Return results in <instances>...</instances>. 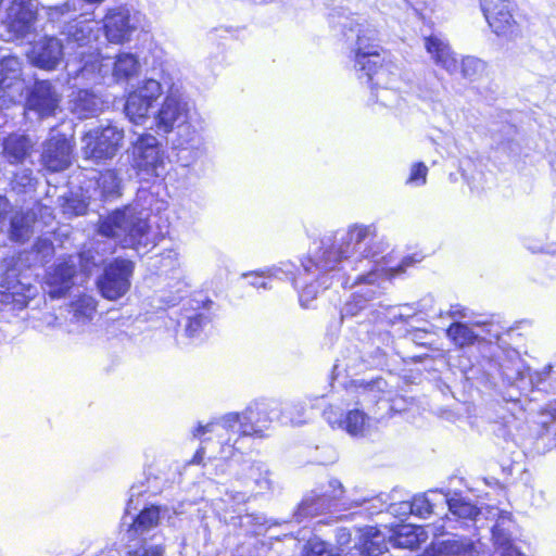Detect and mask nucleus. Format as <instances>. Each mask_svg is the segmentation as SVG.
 <instances>
[{
	"label": "nucleus",
	"mask_w": 556,
	"mask_h": 556,
	"mask_svg": "<svg viewBox=\"0 0 556 556\" xmlns=\"http://www.w3.org/2000/svg\"><path fill=\"white\" fill-rule=\"evenodd\" d=\"M375 237L376 228L371 225H353L340 233L338 240L331 236L324 237L313 249V256L308 260L312 266L304 263V268L309 271L315 266L319 271H333L344 260L343 269L351 267L358 273L386 271L384 268H378L374 260L377 253L368 247Z\"/></svg>",
	"instance_id": "nucleus-1"
},
{
	"label": "nucleus",
	"mask_w": 556,
	"mask_h": 556,
	"mask_svg": "<svg viewBox=\"0 0 556 556\" xmlns=\"http://www.w3.org/2000/svg\"><path fill=\"white\" fill-rule=\"evenodd\" d=\"M281 403L275 400L255 402L242 413H229L216 421L199 426L194 435L203 441L216 438L218 443L237 448L240 437L264 438L274 420L281 415Z\"/></svg>",
	"instance_id": "nucleus-2"
},
{
	"label": "nucleus",
	"mask_w": 556,
	"mask_h": 556,
	"mask_svg": "<svg viewBox=\"0 0 556 556\" xmlns=\"http://www.w3.org/2000/svg\"><path fill=\"white\" fill-rule=\"evenodd\" d=\"M350 31L356 35L355 48V68L364 72L367 79L374 86L380 87L381 91L377 94V99L384 105L391 102L390 97L397 98L393 91L399 81V73L391 65L382 64L380 55V47L375 43L377 40V30L368 22H356L351 25Z\"/></svg>",
	"instance_id": "nucleus-3"
},
{
	"label": "nucleus",
	"mask_w": 556,
	"mask_h": 556,
	"mask_svg": "<svg viewBox=\"0 0 556 556\" xmlns=\"http://www.w3.org/2000/svg\"><path fill=\"white\" fill-rule=\"evenodd\" d=\"M79 61H68L66 68L73 78L97 79L104 77L111 66L110 59L102 58L97 50H81ZM139 71V62L135 54L119 53L112 63V75L116 79H128Z\"/></svg>",
	"instance_id": "nucleus-4"
},
{
	"label": "nucleus",
	"mask_w": 556,
	"mask_h": 556,
	"mask_svg": "<svg viewBox=\"0 0 556 556\" xmlns=\"http://www.w3.org/2000/svg\"><path fill=\"white\" fill-rule=\"evenodd\" d=\"M149 225L147 217L134 206L115 210L100 222L99 232L123 248L147 247Z\"/></svg>",
	"instance_id": "nucleus-5"
},
{
	"label": "nucleus",
	"mask_w": 556,
	"mask_h": 556,
	"mask_svg": "<svg viewBox=\"0 0 556 556\" xmlns=\"http://www.w3.org/2000/svg\"><path fill=\"white\" fill-rule=\"evenodd\" d=\"M94 265L85 253L70 255L49 267L45 275L43 290L52 299H60L75 286L76 280L89 277Z\"/></svg>",
	"instance_id": "nucleus-6"
},
{
	"label": "nucleus",
	"mask_w": 556,
	"mask_h": 556,
	"mask_svg": "<svg viewBox=\"0 0 556 556\" xmlns=\"http://www.w3.org/2000/svg\"><path fill=\"white\" fill-rule=\"evenodd\" d=\"M409 264V260H403L402 264L396 268H390L388 271L370 270L368 273H357L354 277L349 276L341 281L343 287H348L352 280L351 287H357L351 298L344 303L341 308V318L357 316L364 311L369 302L375 300L379 294V280L383 276H394L395 274L404 271V267Z\"/></svg>",
	"instance_id": "nucleus-7"
},
{
	"label": "nucleus",
	"mask_w": 556,
	"mask_h": 556,
	"mask_svg": "<svg viewBox=\"0 0 556 556\" xmlns=\"http://www.w3.org/2000/svg\"><path fill=\"white\" fill-rule=\"evenodd\" d=\"M191 106L180 87L172 84L155 114V125L164 132L181 128L189 123Z\"/></svg>",
	"instance_id": "nucleus-8"
},
{
	"label": "nucleus",
	"mask_w": 556,
	"mask_h": 556,
	"mask_svg": "<svg viewBox=\"0 0 556 556\" xmlns=\"http://www.w3.org/2000/svg\"><path fill=\"white\" fill-rule=\"evenodd\" d=\"M480 5L496 36L511 40L521 35L520 26L514 17L516 4L513 0H480Z\"/></svg>",
	"instance_id": "nucleus-9"
},
{
	"label": "nucleus",
	"mask_w": 556,
	"mask_h": 556,
	"mask_svg": "<svg viewBox=\"0 0 556 556\" xmlns=\"http://www.w3.org/2000/svg\"><path fill=\"white\" fill-rule=\"evenodd\" d=\"M123 139V129L113 125L89 130L83 138L84 155L94 161L112 159L119 150Z\"/></svg>",
	"instance_id": "nucleus-10"
},
{
	"label": "nucleus",
	"mask_w": 556,
	"mask_h": 556,
	"mask_svg": "<svg viewBox=\"0 0 556 556\" xmlns=\"http://www.w3.org/2000/svg\"><path fill=\"white\" fill-rule=\"evenodd\" d=\"M132 273L134 263L128 260L116 258L106 265L97 280L102 296L111 301L124 296L130 288Z\"/></svg>",
	"instance_id": "nucleus-11"
},
{
	"label": "nucleus",
	"mask_w": 556,
	"mask_h": 556,
	"mask_svg": "<svg viewBox=\"0 0 556 556\" xmlns=\"http://www.w3.org/2000/svg\"><path fill=\"white\" fill-rule=\"evenodd\" d=\"M134 166L150 176L160 177L165 170L163 154L157 139L150 135H141L132 147Z\"/></svg>",
	"instance_id": "nucleus-12"
},
{
	"label": "nucleus",
	"mask_w": 556,
	"mask_h": 556,
	"mask_svg": "<svg viewBox=\"0 0 556 556\" xmlns=\"http://www.w3.org/2000/svg\"><path fill=\"white\" fill-rule=\"evenodd\" d=\"M37 17L35 0H13L7 10L3 22L8 30L7 40L26 36L33 28Z\"/></svg>",
	"instance_id": "nucleus-13"
},
{
	"label": "nucleus",
	"mask_w": 556,
	"mask_h": 556,
	"mask_svg": "<svg viewBox=\"0 0 556 556\" xmlns=\"http://www.w3.org/2000/svg\"><path fill=\"white\" fill-rule=\"evenodd\" d=\"M312 256L313 250H311L309 256L302 262V268L304 274H300L299 277L293 278V283L295 288L301 287L300 302L301 305L304 307H308L309 302L317 296L319 292V287L323 286L325 289L328 288L331 285V282H329L330 279L332 280L337 278L338 281L341 280V277L337 268L333 271H319L316 269L315 266H313L312 270H305L304 263H307L309 266H312L308 263V260Z\"/></svg>",
	"instance_id": "nucleus-14"
},
{
	"label": "nucleus",
	"mask_w": 556,
	"mask_h": 556,
	"mask_svg": "<svg viewBox=\"0 0 556 556\" xmlns=\"http://www.w3.org/2000/svg\"><path fill=\"white\" fill-rule=\"evenodd\" d=\"M167 509L151 505L144 507L127 526L123 540H153L154 534L150 533L157 528L162 516Z\"/></svg>",
	"instance_id": "nucleus-15"
},
{
	"label": "nucleus",
	"mask_w": 556,
	"mask_h": 556,
	"mask_svg": "<svg viewBox=\"0 0 556 556\" xmlns=\"http://www.w3.org/2000/svg\"><path fill=\"white\" fill-rule=\"evenodd\" d=\"M60 94L47 80L35 84L26 102V110L36 113L40 118L55 114L59 108Z\"/></svg>",
	"instance_id": "nucleus-16"
},
{
	"label": "nucleus",
	"mask_w": 556,
	"mask_h": 556,
	"mask_svg": "<svg viewBox=\"0 0 556 556\" xmlns=\"http://www.w3.org/2000/svg\"><path fill=\"white\" fill-rule=\"evenodd\" d=\"M71 141L63 135L52 136L43 146L41 162L51 172H61L71 165Z\"/></svg>",
	"instance_id": "nucleus-17"
},
{
	"label": "nucleus",
	"mask_w": 556,
	"mask_h": 556,
	"mask_svg": "<svg viewBox=\"0 0 556 556\" xmlns=\"http://www.w3.org/2000/svg\"><path fill=\"white\" fill-rule=\"evenodd\" d=\"M424 48L437 66L452 75L458 72V59L448 41L442 35L431 34L425 36Z\"/></svg>",
	"instance_id": "nucleus-18"
},
{
	"label": "nucleus",
	"mask_w": 556,
	"mask_h": 556,
	"mask_svg": "<svg viewBox=\"0 0 556 556\" xmlns=\"http://www.w3.org/2000/svg\"><path fill=\"white\" fill-rule=\"evenodd\" d=\"M483 552V544L479 539L472 540L465 536L452 539L432 544L428 551L429 556H479Z\"/></svg>",
	"instance_id": "nucleus-19"
},
{
	"label": "nucleus",
	"mask_w": 556,
	"mask_h": 556,
	"mask_svg": "<svg viewBox=\"0 0 556 556\" xmlns=\"http://www.w3.org/2000/svg\"><path fill=\"white\" fill-rule=\"evenodd\" d=\"M103 28L106 39L112 43H123L129 40L135 27L130 24L129 11L124 8L108 11Z\"/></svg>",
	"instance_id": "nucleus-20"
},
{
	"label": "nucleus",
	"mask_w": 556,
	"mask_h": 556,
	"mask_svg": "<svg viewBox=\"0 0 556 556\" xmlns=\"http://www.w3.org/2000/svg\"><path fill=\"white\" fill-rule=\"evenodd\" d=\"M488 514L489 518L495 519V525L492 528V540L496 552L503 555L510 552V549H517L511 540V530L514 528L511 515L496 507H491Z\"/></svg>",
	"instance_id": "nucleus-21"
},
{
	"label": "nucleus",
	"mask_w": 556,
	"mask_h": 556,
	"mask_svg": "<svg viewBox=\"0 0 556 556\" xmlns=\"http://www.w3.org/2000/svg\"><path fill=\"white\" fill-rule=\"evenodd\" d=\"M31 62L45 70H54L63 60V46L55 37H45L36 42L30 54Z\"/></svg>",
	"instance_id": "nucleus-22"
},
{
	"label": "nucleus",
	"mask_w": 556,
	"mask_h": 556,
	"mask_svg": "<svg viewBox=\"0 0 556 556\" xmlns=\"http://www.w3.org/2000/svg\"><path fill=\"white\" fill-rule=\"evenodd\" d=\"M34 142L23 134H11L0 141V154L10 163L24 162L31 153Z\"/></svg>",
	"instance_id": "nucleus-23"
},
{
	"label": "nucleus",
	"mask_w": 556,
	"mask_h": 556,
	"mask_svg": "<svg viewBox=\"0 0 556 556\" xmlns=\"http://www.w3.org/2000/svg\"><path fill=\"white\" fill-rule=\"evenodd\" d=\"M332 415V409L325 412L328 422L332 427L338 425L351 435H364L369 428V417L361 409L356 408L349 410L343 420H337Z\"/></svg>",
	"instance_id": "nucleus-24"
},
{
	"label": "nucleus",
	"mask_w": 556,
	"mask_h": 556,
	"mask_svg": "<svg viewBox=\"0 0 556 556\" xmlns=\"http://www.w3.org/2000/svg\"><path fill=\"white\" fill-rule=\"evenodd\" d=\"M427 534L421 527L402 525L389 536V543L394 547L414 549L425 543Z\"/></svg>",
	"instance_id": "nucleus-25"
},
{
	"label": "nucleus",
	"mask_w": 556,
	"mask_h": 556,
	"mask_svg": "<svg viewBox=\"0 0 556 556\" xmlns=\"http://www.w3.org/2000/svg\"><path fill=\"white\" fill-rule=\"evenodd\" d=\"M31 298V289L20 281H7L0 285V303L13 309L24 308Z\"/></svg>",
	"instance_id": "nucleus-26"
},
{
	"label": "nucleus",
	"mask_w": 556,
	"mask_h": 556,
	"mask_svg": "<svg viewBox=\"0 0 556 556\" xmlns=\"http://www.w3.org/2000/svg\"><path fill=\"white\" fill-rule=\"evenodd\" d=\"M35 213L17 211L10 217L9 238L15 242H25L34 233Z\"/></svg>",
	"instance_id": "nucleus-27"
},
{
	"label": "nucleus",
	"mask_w": 556,
	"mask_h": 556,
	"mask_svg": "<svg viewBox=\"0 0 556 556\" xmlns=\"http://www.w3.org/2000/svg\"><path fill=\"white\" fill-rule=\"evenodd\" d=\"M70 307L72 323L76 324L77 327H71L67 331L74 332L79 330V326L86 325L92 319L96 313V301L92 296L83 294L72 302Z\"/></svg>",
	"instance_id": "nucleus-28"
},
{
	"label": "nucleus",
	"mask_w": 556,
	"mask_h": 556,
	"mask_svg": "<svg viewBox=\"0 0 556 556\" xmlns=\"http://www.w3.org/2000/svg\"><path fill=\"white\" fill-rule=\"evenodd\" d=\"M101 101L88 90H78L71 100V110L78 118H87L100 111Z\"/></svg>",
	"instance_id": "nucleus-29"
},
{
	"label": "nucleus",
	"mask_w": 556,
	"mask_h": 556,
	"mask_svg": "<svg viewBox=\"0 0 556 556\" xmlns=\"http://www.w3.org/2000/svg\"><path fill=\"white\" fill-rule=\"evenodd\" d=\"M389 539L381 530L369 527L364 530L361 541L359 549L363 554L368 556H377L388 549Z\"/></svg>",
	"instance_id": "nucleus-30"
},
{
	"label": "nucleus",
	"mask_w": 556,
	"mask_h": 556,
	"mask_svg": "<svg viewBox=\"0 0 556 556\" xmlns=\"http://www.w3.org/2000/svg\"><path fill=\"white\" fill-rule=\"evenodd\" d=\"M446 495L438 491H428L424 494L414 496L412 505L414 508L413 515L427 518L434 513V509L441 505L444 506Z\"/></svg>",
	"instance_id": "nucleus-31"
},
{
	"label": "nucleus",
	"mask_w": 556,
	"mask_h": 556,
	"mask_svg": "<svg viewBox=\"0 0 556 556\" xmlns=\"http://www.w3.org/2000/svg\"><path fill=\"white\" fill-rule=\"evenodd\" d=\"M388 383L382 378L368 382H359L355 386L358 395V404H376L383 400Z\"/></svg>",
	"instance_id": "nucleus-32"
},
{
	"label": "nucleus",
	"mask_w": 556,
	"mask_h": 556,
	"mask_svg": "<svg viewBox=\"0 0 556 556\" xmlns=\"http://www.w3.org/2000/svg\"><path fill=\"white\" fill-rule=\"evenodd\" d=\"M445 505L448 506L450 516H446V521L457 520H473L479 515V509L466 498L455 495L453 497L446 496Z\"/></svg>",
	"instance_id": "nucleus-33"
},
{
	"label": "nucleus",
	"mask_w": 556,
	"mask_h": 556,
	"mask_svg": "<svg viewBox=\"0 0 556 556\" xmlns=\"http://www.w3.org/2000/svg\"><path fill=\"white\" fill-rule=\"evenodd\" d=\"M62 34L66 37L68 42H75L79 48H85V46L96 38L93 28L88 22H71L65 25Z\"/></svg>",
	"instance_id": "nucleus-34"
},
{
	"label": "nucleus",
	"mask_w": 556,
	"mask_h": 556,
	"mask_svg": "<svg viewBox=\"0 0 556 556\" xmlns=\"http://www.w3.org/2000/svg\"><path fill=\"white\" fill-rule=\"evenodd\" d=\"M96 186L94 193L100 199L108 200L119 195L121 179L114 170L108 169L100 173Z\"/></svg>",
	"instance_id": "nucleus-35"
},
{
	"label": "nucleus",
	"mask_w": 556,
	"mask_h": 556,
	"mask_svg": "<svg viewBox=\"0 0 556 556\" xmlns=\"http://www.w3.org/2000/svg\"><path fill=\"white\" fill-rule=\"evenodd\" d=\"M151 105L148 100L140 98V94L131 92L125 104V113L134 124H143L148 118Z\"/></svg>",
	"instance_id": "nucleus-36"
},
{
	"label": "nucleus",
	"mask_w": 556,
	"mask_h": 556,
	"mask_svg": "<svg viewBox=\"0 0 556 556\" xmlns=\"http://www.w3.org/2000/svg\"><path fill=\"white\" fill-rule=\"evenodd\" d=\"M127 556H164V546L152 540H124Z\"/></svg>",
	"instance_id": "nucleus-37"
},
{
	"label": "nucleus",
	"mask_w": 556,
	"mask_h": 556,
	"mask_svg": "<svg viewBox=\"0 0 556 556\" xmlns=\"http://www.w3.org/2000/svg\"><path fill=\"white\" fill-rule=\"evenodd\" d=\"M447 337L458 346L472 344L477 334L470 327L462 323L452 324L446 330Z\"/></svg>",
	"instance_id": "nucleus-38"
},
{
	"label": "nucleus",
	"mask_w": 556,
	"mask_h": 556,
	"mask_svg": "<svg viewBox=\"0 0 556 556\" xmlns=\"http://www.w3.org/2000/svg\"><path fill=\"white\" fill-rule=\"evenodd\" d=\"M291 267H292V265H290V264H283L282 267L275 266V267L269 268L266 271L251 273V274H245L244 276L253 278V280H251V282H250L252 286H254L256 288L266 289L267 282L265 280L261 281V279H264L265 277L281 278V275H283L286 277L292 276L293 271H292Z\"/></svg>",
	"instance_id": "nucleus-39"
},
{
	"label": "nucleus",
	"mask_w": 556,
	"mask_h": 556,
	"mask_svg": "<svg viewBox=\"0 0 556 556\" xmlns=\"http://www.w3.org/2000/svg\"><path fill=\"white\" fill-rule=\"evenodd\" d=\"M485 63L475 56L463 58L458 62V71H460L464 78L476 80L483 75L485 71Z\"/></svg>",
	"instance_id": "nucleus-40"
},
{
	"label": "nucleus",
	"mask_w": 556,
	"mask_h": 556,
	"mask_svg": "<svg viewBox=\"0 0 556 556\" xmlns=\"http://www.w3.org/2000/svg\"><path fill=\"white\" fill-rule=\"evenodd\" d=\"M135 94H140V98L148 100L152 104L163 92L162 84L155 79L144 80L135 91Z\"/></svg>",
	"instance_id": "nucleus-41"
},
{
	"label": "nucleus",
	"mask_w": 556,
	"mask_h": 556,
	"mask_svg": "<svg viewBox=\"0 0 556 556\" xmlns=\"http://www.w3.org/2000/svg\"><path fill=\"white\" fill-rule=\"evenodd\" d=\"M249 478L254 482V490L257 493H263L265 491L270 490L271 481L268 477V471L263 470L261 466H251Z\"/></svg>",
	"instance_id": "nucleus-42"
},
{
	"label": "nucleus",
	"mask_w": 556,
	"mask_h": 556,
	"mask_svg": "<svg viewBox=\"0 0 556 556\" xmlns=\"http://www.w3.org/2000/svg\"><path fill=\"white\" fill-rule=\"evenodd\" d=\"M428 167L422 162L414 163L410 166L406 184L414 187H421L427 182Z\"/></svg>",
	"instance_id": "nucleus-43"
},
{
	"label": "nucleus",
	"mask_w": 556,
	"mask_h": 556,
	"mask_svg": "<svg viewBox=\"0 0 556 556\" xmlns=\"http://www.w3.org/2000/svg\"><path fill=\"white\" fill-rule=\"evenodd\" d=\"M303 556H339L334 554L328 544L318 539L309 540L305 547Z\"/></svg>",
	"instance_id": "nucleus-44"
},
{
	"label": "nucleus",
	"mask_w": 556,
	"mask_h": 556,
	"mask_svg": "<svg viewBox=\"0 0 556 556\" xmlns=\"http://www.w3.org/2000/svg\"><path fill=\"white\" fill-rule=\"evenodd\" d=\"M210 323V318L205 313H198L188 318L186 333L188 337H197L201 330Z\"/></svg>",
	"instance_id": "nucleus-45"
},
{
	"label": "nucleus",
	"mask_w": 556,
	"mask_h": 556,
	"mask_svg": "<svg viewBox=\"0 0 556 556\" xmlns=\"http://www.w3.org/2000/svg\"><path fill=\"white\" fill-rule=\"evenodd\" d=\"M324 502L323 497H318L317 500H304L299 506L296 517L300 520L302 517L313 516L318 513L321 503Z\"/></svg>",
	"instance_id": "nucleus-46"
},
{
	"label": "nucleus",
	"mask_w": 556,
	"mask_h": 556,
	"mask_svg": "<svg viewBox=\"0 0 556 556\" xmlns=\"http://www.w3.org/2000/svg\"><path fill=\"white\" fill-rule=\"evenodd\" d=\"M34 251L37 253L40 262H46L54 253L53 243L46 238H39L34 244Z\"/></svg>",
	"instance_id": "nucleus-47"
},
{
	"label": "nucleus",
	"mask_w": 556,
	"mask_h": 556,
	"mask_svg": "<svg viewBox=\"0 0 556 556\" xmlns=\"http://www.w3.org/2000/svg\"><path fill=\"white\" fill-rule=\"evenodd\" d=\"M63 211L70 216L83 215L87 211V204L83 200L68 199L63 206Z\"/></svg>",
	"instance_id": "nucleus-48"
},
{
	"label": "nucleus",
	"mask_w": 556,
	"mask_h": 556,
	"mask_svg": "<svg viewBox=\"0 0 556 556\" xmlns=\"http://www.w3.org/2000/svg\"><path fill=\"white\" fill-rule=\"evenodd\" d=\"M390 514L399 517L401 519L406 518L409 515H413L414 508L412 502L403 501L396 504H392L389 507Z\"/></svg>",
	"instance_id": "nucleus-49"
},
{
	"label": "nucleus",
	"mask_w": 556,
	"mask_h": 556,
	"mask_svg": "<svg viewBox=\"0 0 556 556\" xmlns=\"http://www.w3.org/2000/svg\"><path fill=\"white\" fill-rule=\"evenodd\" d=\"M59 326V318L52 314L47 313L42 316L39 324L36 326L40 331H46L50 329H54Z\"/></svg>",
	"instance_id": "nucleus-50"
},
{
	"label": "nucleus",
	"mask_w": 556,
	"mask_h": 556,
	"mask_svg": "<svg viewBox=\"0 0 556 556\" xmlns=\"http://www.w3.org/2000/svg\"><path fill=\"white\" fill-rule=\"evenodd\" d=\"M241 523L243 526H248V525L263 526L266 523V518L261 514H255V515L250 514V515H245L244 517H242Z\"/></svg>",
	"instance_id": "nucleus-51"
},
{
	"label": "nucleus",
	"mask_w": 556,
	"mask_h": 556,
	"mask_svg": "<svg viewBox=\"0 0 556 556\" xmlns=\"http://www.w3.org/2000/svg\"><path fill=\"white\" fill-rule=\"evenodd\" d=\"M329 486L332 489L330 497L331 498H339L343 493V485L342 483L337 479H331L329 481Z\"/></svg>",
	"instance_id": "nucleus-52"
},
{
	"label": "nucleus",
	"mask_w": 556,
	"mask_h": 556,
	"mask_svg": "<svg viewBox=\"0 0 556 556\" xmlns=\"http://www.w3.org/2000/svg\"><path fill=\"white\" fill-rule=\"evenodd\" d=\"M10 211V203L7 198L0 197V228L3 227L5 216Z\"/></svg>",
	"instance_id": "nucleus-53"
},
{
	"label": "nucleus",
	"mask_w": 556,
	"mask_h": 556,
	"mask_svg": "<svg viewBox=\"0 0 556 556\" xmlns=\"http://www.w3.org/2000/svg\"><path fill=\"white\" fill-rule=\"evenodd\" d=\"M450 315L452 317H456V316L465 317L466 313H465V309L460 308L459 306H452Z\"/></svg>",
	"instance_id": "nucleus-54"
},
{
	"label": "nucleus",
	"mask_w": 556,
	"mask_h": 556,
	"mask_svg": "<svg viewBox=\"0 0 556 556\" xmlns=\"http://www.w3.org/2000/svg\"><path fill=\"white\" fill-rule=\"evenodd\" d=\"M339 542L341 544H348L350 542V534L345 532L341 533L339 536Z\"/></svg>",
	"instance_id": "nucleus-55"
},
{
	"label": "nucleus",
	"mask_w": 556,
	"mask_h": 556,
	"mask_svg": "<svg viewBox=\"0 0 556 556\" xmlns=\"http://www.w3.org/2000/svg\"><path fill=\"white\" fill-rule=\"evenodd\" d=\"M501 556H525L518 549H510V552H507L506 554H503Z\"/></svg>",
	"instance_id": "nucleus-56"
},
{
	"label": "nucleus",
	"mask_w": 556,
	"mask_h": 556,
	"mask_svg": "<svg viewBox=\"0 0 556 556\" xmlns=\"http://www.w3.org/2000/svg\"><path fill=\"white\" fill-rule=\"evenodd\" d=\"M203 453H204V448H203V447H201V448L197 452V454L194 455V459H193V462L199 464V463L201 462V458H202V454H203Z\"/></svg>",
	"instance_id": "nucleus-57"
},
{
	"label": "nucleus",
	"mask_w": 556,
	"mask_h": 556,
	"mask_svg": "<svg viewBox=\"0 0 556 556\" xmlns=\"http://www.w3.org/2000/svg\"><path fill=\"white\" fill-rule=\"evenodd\" d=\"M22 179H23V182H22V185H23V186L30 185L31 178H30V175H29V174H25V175L22 177Z\"/></svg>",
	"instance_id": "nucleus-58"
},
{
	"label": "nucleus",
	"mask_w": 556,
	"mask_h": 556,
	"mask_svg": "<svg viewBox=\"0 0 556 556\" xmlns=\"http://www.w3.org/2000/svg\"><path fill=\"white\" fill-rule=\"evenodd\" d=\"M94 35L97 36V33H99V29H96V31L93 30Z\"/></svg>",
	"instance_id": "nucleus-59"
},
{
	"label": "nucleus",
	"mask_w": 556,
	"mask_h": 556,
	"mask_svg": "<svg viewBox=\"0 0 556 556\" xmlns=\"http://www.w3.org/2000/svg\"><path fill=\"white\" fill-rule=\"evenodd\" d=\"M3 0H0V4L2 3Z\"/></svg>",
	"instance_id": "nucleus-60"
}]
</instances>
